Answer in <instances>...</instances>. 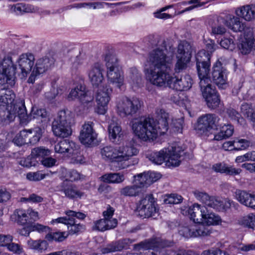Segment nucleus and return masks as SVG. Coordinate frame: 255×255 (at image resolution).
Returning a JSON list of instances; mask_svg holds the SVG:
<instances>
[{"label": "nucleus", "instance_id": "obj_48", "mask_svg": "<svg viewBox=\"0 0 255 255\" xmlns=\"http://www.w3.org/2000/svg\"><path fill=\"white\" fill-rule=\"evenodd\" d=\"M13 216L15 222L19 225H24L28 222V216L25 210L17 209L14 211Z\"/></svg>", "mask_w": 255, "mask_h": 255}, {"label": "nucleus", "instance_id": "obj_1", "mask_svg": "<svg viewBox=\"0 0 255 255\" xmlns=\"http://www.w3.org/2000/svg\"><path fill=\"white\" fill-rule=\"evenodd\" d=\"M156 113L158 118L157 121L152 118L142 117L131 122L133 132L143 141H153L168 129V114L161 109H157Z\"/></svg>", "mask_w": 255, "mask_h": 255}, {"label": "nucleus", "instance_id": "obj_36", "mask_svg": "<svg viewBox=\"0 0 255 255\" xmlns=\"http://www.w3.org/2000/svg\"><path fill=\"white\" fill-rule=\"evenodd\" d=\"M118 224L117 220H112V221L107 220L105 219H102L96 221L95 222L94 226L93 227L94 230L99 231H105L115 228Z\"/></svg>", "mask_w": 255, "mask_h": 255}, {"label": "nucleus", "instance_id": "obj_15", "mask_svg": "<svg viewBox=\"0 0 255 255\" xmlns=\"http://www.w3.org/2000/svg\"><path fill=\"white\" fill-rule=\"evenodd\" d=\"M104 72L103 65L100 62H95L90 66L88 71V75L94 88H100L103 86V83L105 80Z\"/></svg>", "mask_w": 255, "mask_h": 255}, {"label": "nucleus", "instance_id": "obj_18", "mask_svg": "<svg viewBox=\"0 0 255 255\" xmlns=\"http://www.w3.org/2000/svg\"><path fill=\"white\" fill-rule=\"evenodd\" d=\"M103 89L98 90L96 100L97 104L96 112L100 115H104L108 110V105L110 101V94L112 92L111 88L102 86Z\"/></svg>", "mask_w": 255, "mask_h": 255}, {"label": "nucleus", "instance_id": "obj_40", "mask_svg": "<svg viewBox=\"0 0 255 255\" xmlns=\"http://www.w3.org/2000/svg\"><path fill=\"white\" fill-rule=\"evenodd\" d=\"M27 243L29 249L41 253L46 250L48 247V243L45 240H33L30 239Z\"/></svg>", "mask_w": 255, "mask_h": 255}, {"label": "nucleus", "instance_id": "obj_62", "mask_svg": "<svg viewBox=\"0 0 255 255\" xmlns=\"http://www.w3.org/2000/svg\"><path fill=\"white\" fill-rule=\"evenodd\" d=\"M7 248L9 251L17 255H20L23 252V248L20 245L14 243H10Z\"/></svg>", "mask_w": 255, "mask_h": 255}, {"label": "nucleus", "instance_id": "obj_47", "mask_svg": "<svg viewBox=\"0 0 255 255\" xmlns=\"http://www.w3.org/2000/svg\"><path fill=\"white\" fill-rule=\"evenodd\" d=\"M51 154V151L47 148L43 146L37 147L31 150V155L35 159L38 158L41 159L45 158L46 156H49Z\"/></svg>", "mask_w": 255, "mask_h": 255}, {"label": "nucleus", "instance_id": "obj_41", "mask_svg": "<svg viewBox=\"0 0 255 255\" xmlns=\"http://www.w3.org/2000/svg\"><path fill=\"white\" fill-rule=\"evenodd\" d=\"M69 236L66 232H49L45 237V239L49 242H61L64 241Z\"/></svg>", "mask_w": 255, "mask_h": 255}, {"label": "nucleus", "instance_id": "obj_37", "mask_svg": "<svg viewBox=\"0 0 255 255\" xmlns=\"http://www.w3.org/2000/svg\"><path fill=\"white\" fill-rule=\"evenodd\" d=\"M100 178L105 183H120L124 181L125 176L120 173H110L103 175Z\"/></svg>", "mask_w": 255, "mask_h": 255}, {"label": "nucleus", "instance_id": "obj_45", "mask_svg": "<svg viewBox=\"0 0 255 255\" xmlns=\"http://www.w3.org/2000/svg\"><path fill=\"white\" fill-rule=\"evenodd\" d=\"M120 194L121 195L128 197H136L139 195L141 190L133 183L132 185L126 186L121 189Z\"/></svg>", "mask_w": 255, "mask_h": 255}, {"label": "nucleus", "instance_id": "obj_20", "mask_svg": "<svg viewBox=\"0 0 255 255\" xmlns=\"http://www.w3.org/2000/svg\"><path fill=\"white\" fill-rule=\"evenodd\" d=\"M212 79L219 88L225 89L227 85V70L221 62H217L213 67Z\"/></svg>", "mask_w": 255, "mask_h": 255}, {"label": "nucleus", "instance_id": "obj_26", "mask_svg": "<svg viewBox=\"0 0 255 255\" xmlns=\"http://www.w3.org/2000/svg\"><path fill=\"white\" fill-rule=\"evenodd\" d=\"M61 187V191L64 193L65 196L69 199H80L84 195V193L80 190L75 184H67L64 182L62 183Z\"/></svg>", "mask_w": 255, "mask_h": 255}, {"label": "nucleus", "instance_id": "obj_39", "mask_svg": "<svg viewBox=\"0 0 255 255\" xmlns=\"http://www.w3.org/2000/svg\"><path fill=\"white\" fill-rule=\"evenodd\" d=\"M109 137L112 142L118 141L123 135L121 127L117 123H113L109 126Z\"/></svg>", "mask_w": 255, "mask_h": 255}, {"label": "nucleus", "instance_id": "obj_57", "mask_svg": "<svg viewBox=\"0 0 255 255\" xmlns=\"http://www.w3.org/2000/svg\"><path fill=\"white\" fill-rule=\"evenodd\" d=\"M195 197L199 201L201 202L203 204L207 206L211 197L207 193L196 190L193 192Z\"/></svg>", "mask_w": 255, "mask_h": 255}, {"label": "nucleus", "instance_id": "obj_28", "mask_svg": "<svg viewBox=\"0 0 255 255\" xmlns=\"http://www.w3.org/2000/svg\"><path fill=\"white\" fill-rule=\"evenodd\" d=\"M212 169L216 172L224 173L227 175L235 176L239 175L242 172L240 168H236L225 162H219L213 165Z\"/></svg>", "mask_w": 255, "mask_h": 255}, {"label": "nucleus", "instance_id": "obj_16", "mask_svg": "<svg viewBox=\"0 0 255 255\" xmlns=\"http://www.w3.org/2000/svg\"><path fill=\"white\" fill-rule=\"evenodd\" d=\"M35 57L29 52L22 53L19 55L16 60L19 70L21 78H24L30 73L34 66Z\"/></svg>", "mask_w": 255, "mask_h": 255}, {"label": "nucleus", "instance_id": "obj_13", "mask_svg": "<svg viewBox=\"0 0 255 255\" xmlns=\"http://www.w3.org/2000/svg\"><path fill=\"white\" fill-rule=\"evenodd\" d=\"M156 201L153 195H146L139 201L137 206V211L139 215L143 218H155L158 213V209L156 207Z\"/></svg>", "mask_w": 255, "mask_h": 255}, {"label": "nucleus", "instance_id": "obj_10", "mask_svg": "<svg viewBox=\"0 0 255 255\" xmlns=\"http://www.w3.org/2000/svg\"><path fill=\"white\" fill-rule=\"evenodd\" d=\"M192 55V47L186 41L179 43L176 55L177 61L174 66L175 73H178L185 70L189 63Z\"/></svg>", "mask_w": 255, "mask_h": 255}, {"label": "nucleus", "instance_id": "obj_27", "mask_svg": "<svg viewBox=\"0 0 255 255\" xmlns=\"http://www.w3.org/2000/svg\"><path fill=\"white\" fill-rule=\"evenodd\" d=\"M179 147L171 146L168 150H165L166 161L168 166H177L180 163L181 153Z\"/></svg>", "mask_w": 255, "mask_h": 255}, {"label": "nucleus", "instance_id": "obj_56", "mask_svg": "<svg viewBox=\"0 0 255 255\" xmlns=\"http://www.w3.org/2000/svg\"><path fill=\"white\" fill-rule=\"evenodd\" d=\"M178 232L181 236L186 238L194 237L193 224L189 226L180 227Z\"/></svg>", "mask_w": 255, "mask_h": 255}, {"label": "nucleus", "instance_id": "obj_14", "mask_svg": "<svg viewBox=\"0 0 255 255\" xmlns=\"http://www.w3.org/2000/svg\"><path fill=\"white\" fill-rule=\"evenodd\" d=\"M68 98L69 100L78 99L84 106H92L93 104V94L86 90L85 86L80 85L72 89L70 92Z\"/></svg>", "mask_w": 255, "mask_h": 255}, {"label": "nucleus", "instance_id": "obj_52", "mask_svg": "<svg viewBox=\"0 0 255 255\" xmlns=\"http://www.w3.org/2000/svg\"><path fill=\"white\" fill-rule=\"evenodd\" d=\"M129 83L134 86H138L141 83V76L136 68L132 67L129 69Z\"/></svg>", "mask_w": 255, "mask_h": 255}, {"label": "nucleus", "instance_id": "obj_9", "mask_svg": "<svg viewBox=\"0 0 255 255\" xmlns=\"http://www.w3.org/2000/svg\"><path fill=\"white\" fill-rule=\"evenodd\" d=\"M16 74L20 76L19 71L12 58L9 56L5 57L0 65V84L3 85L6 83L11 86L14 85Z\"/></svg>", "mask_w": 255, "mask_h": 255}, {"label": "nucleus", "instance_id": "obj_63", "mask_svg": "<svg viewBox=\"0 0 255 255\" xmlns=\"http://www.w3.org/2000/svg\"><path fill=\"white\" fill-rule=\"evenodd\" d=\"M236 145V150H243L249 147L250 142L245 139H240L235 140Z\"/></svg>", "mask_w": 255, "mask_h": 255}, {"label": "nucleus", "instance_id": "obj_4", "mask_svg": "<svg viewBox=\"0 0 255 255\" xmlns=\"http://www.w3.org/2000/svg\"><path fill=\"white\" fill-rule=\"evenodd\" d=\"M175 244L172 240L152 237L139 243L138 246L143 250H152L153 251L151 254L153 255H198L193 251L184 249L170 250L164 252L165 248L172 247Z\"/></svg>", "mask_w": 255, "mask_h": 255}, {"label": "nucleus", "instance_id": "obj_5", "mask_svg": "<svg viewBox=\"0 0 255 255\" xmlns=\"http://www.w3.org/2000/svg\"><path fill=\"white\" fill-rule=\"evenodd\" d=\"M107 68L108 82L120 89L124 84V73L120 68L119 60L116 55L110 52L103 55Z\"/></svg>", "mask_w": 255, "mask_h": 255}, {"label": "nucleus", "instance_id": "obj_17", "mask_svg": "<svg viewBox=\"0 0 255 255\" xmlns=\"http://www.w3.org/2000/svg\"><path fill=\"white\" fill-rule=\"evenodd\" d=\"M200 89L207 107L211 110L218 108L220 104V96L211 84L204 87H200Z\"/></svg>", "mask_w": 255, "mask_h": 255}, {"label": "nucleus", "instance_id": "obj_19", "mask_svg": "<svg viewBox=\"0 0 255 255\" xmlns=\"http://www.w3.org/2000/svg\"><path fill=\"white\" fill-rule=\"evenodd\" d=\"M32 132L33 130L31 129L20 131L13 138V143L19 146L28 143L34 144L37 143L41 136L39 133L35 132L32 134Z\"/></svg>", "mask_w": 255, "mask_h": 255}, {"label": "nucleus", "instance_id": "obj_59", "mask_svg": "<svg viewBox=\"0 0 255 255\" xmlns=\"http://www.w3.org/2000/svg\"><path fill=\"white\" fill-rule=\"evenodd\" d=\"M46 177V174H42L41 171L30 172L27 173L26 178L32 181H37L43 179Z\"/></svg>", "mask_w": 255, "mask_h": 255}, {"label": "nucleus", "instance_id": "obj_38", "mask_svg": "<svg viewBox=\"0 0 255 255\" xmlns=\"http://www.w3.org/2000/svg\"><path fill=\"white\" fill-rule=\"evenodd\" d=\"M254 43L252 36L244 37L238 45L239 49L243 54H247L250 52Z\"/></svg>", "mask_w": 255, "mask_h": 255}, {"label": "nucleus", "instance_id": "obj_8", "mask_svg": "<svg viewBox=\"0 0 255 255\" xmlns=\"http://www.w3.org/2000/svg\"><path fill=\"white\" fill-rule=\"evenodd\" d=\"M220 118L214 114H206L200 116L195 127L197 133L201 135L209 136L212 130H217L219 127Z\"/></svg>", "mask_w": 255, "mask_h": 255}, {"label": "nucleus", "instance_id": "obj_58", "mask_svg": "<svg viewBox=\"0 0 255 255\" xmlns=\"http://www.w3.org/2000/svg\"><path fill=\"white\" fill-rule=\"evenodd\" d=\"M183 198L181 195L176 194L167 195L164 199L165 204H177L182 202Z\"/></svg>", "mask_w": 255, "mask_h": 255}, {"label": "nucleus", "instance_id": "obj_24", "mask_svg": "<svg viewBox=\"0 0 255 255\" xmlns=\"http://www.w3.org/2000/svg\"><path fill=\"white\" fill-rule=\"evenodd\" d=\"M206 212H208L207 208L198 203L193 204L188 210L190 218L194 224L202 221Z\"/></svg>", "mask_w": 255, "mask_h": 255}, {"label": "nucleus", "instance_id": "obj_50", "mask_svg": "<svg viewBox=\"0 0 255 255\" xmlns=\"http://www.w3.org/2000/svg\"><path fill=\"white\" fill-rule=\"evenodd\" d=\"M47 113L45 109H39L36 107H32L31 110V116L32 119L45 121L47 119Z\"/></svg>", "mask_w": 255, "mask_h": 255}, {"label": "nucleus", "instance_id": "obj_46", "mask_svg": "<svg viewBox=\"0 0 255 255\" xmlns=\"http://www.w3.org/2000/svg\"><path fill=\"white\" fill-rule=\"evenodd\" d=\"M133 183L139 190L144 187L150 185L147 177V173H140L134 176Z\"/></svg>", "mask_w": 255, "mask_h": 255}, {"label": "nucleus", "instance_id": "obj_25", "mask_svg": "<svg viewBox=\"0 0 255 255\" xmlns=\"http://www.w3.org/2000/svg\"><path fill=\"white\" fill-rule=\"evenodd\" d=\"M55 62L54 59L52 57L45 56L38 59L32 71L33 75H39L44 73L51 68Z\"/></svg>", "mask_w": 255, "mask_h": 255}, {"label": "nucleus", "instance_id": "obj_49", "mask_svg": "<svg viewBox=\"0 0 255 255\" xmlns=\"http://www.w3.org/2000/svg\"><path fill=\"white\" fill-rule=\"evenodd\" d=\"M15 104H13L10 109H8V107L6 108V110L3 112L4 115L1 116L0 114V117H1V121H3L5 123H9L10 122L14 120L16 116L17 115V110L15 111L14 106Z\"/></svg>", "mask_w": 255, "mask_h": 255}, {"label": "nucleus", "instance_id": "obj_34", "mask_svg": "<svg viewBox=\"0 0 255 255\" xmlns=\"http://www.w3.org/2000/svg\"><path fill=\"white\" fill-rule=\"evenodd\" d=\"M128 244L126 240H119L118 242H113L100 249L102 254H107L110 253L119 252L126 249Z\"/></svg>", "mask_w": 255, "mask_h": 255}, {"label": "nucleus", "instance_id": "obj_30", "mask_svg": "<svg viewBox=\"0 0 255 255\" xmlns=\"http://www.w3.org/2000/svg\"><path fill=\"white\" fill-rule=\"evenodd\" d=\"M236 14L246 21H250L255 18V4H247L239 7Z\"/></svg>", "mask_w": 255, "mask_h": 255}, {"label": "nucleus", "instance_id": "obj_43", "mask_svg": "<svg viewBox=\"0 0 255 255\" xmlns=\"http://www.w3.org/2000/svg\"><path fill=\"white\" fill-rule=\"evenodd\" d=\"M147 157L152 163L160 165L166 161L165 151L161 150L158 152H153L148 154Z\"/></svg>", "mask_w": 255, "mask_h": 255}, {"label": "nucleus", "instance_id": "obj_42", "mask_svg": "<svg viewBox=\"0 0 255 255\" xmlns=\"http://www.w3.org/2000/svg\"><path fill=\"white\" fill-rule=\"evenodd\" d=\"M67 229L68 231L66 232L69 234V235H78L85 231V226L80 223L76 224L75 220L73 218H71L67 225Z\"/></svg>", "mask_w": 255, "mask_h": 255}, {"label": "nucleus", "instance_id": "obj_32", "mask_svg": "<svg viewBox=\"0 0 255 255\" xmlns=\"http://www.w3.org/2000/svg\"><path fill=\"white\" fill-rule=\"evenodd\" d=\"M232 203L233 202L230 200L223 201L217 197L211 196L207 206L219 211H223L230 208Z\"/></svg>", "mask_w": 255, "mask_h": 255}, {"label": "nucleus", "instance_id": "obj_61", "mask_svg": "<svg viewBox=\"0 0 255 255\" xmlns=\"http://www.w3.org/2000/svg\"><path fill=\"white\" fill-rule=\"evenodd\" d=\"M19 163L23 167H30L35 165V159L33 156H29L20 160Z\"/></svg>", "mask_w": 255, "mask_h": 255}, {"label": "nucleus", "instance_id": "obj_6", "mask_svg": "<svg viewBox=\"0 0 255 255\" xmlns=\"http://www.w3.org/2000/svg\"><path fill=\"white\" fill-rule=\"evenodd\" d=\"M72 117L68 112L61 111L52 124V129L55 136L65 138L72 134L71 122Z\"/></svg>", "mask_w": 255, "mask_h": 255}, {"label": "nucleus", "instance_id": "obj_35", "mask_svg": "<svg viewBox=\"0 0 255 255\" xmlns=\"http://www.w3.org/2000/svg\"><path fill=\"white\" fill-rule=\"evenodd\" d=\"M193 230L195 237H205L212 233L211 227L206 225L203 221L193 224Z\"/></svg>", "mask_w": 255, "mask_h": 255}, {"label": "nucleus", "instance_id": "obj_55", "mask_svg": "<svg viewBox=\"0 0 255 255\" xmlns=\"http://www.w3.org/2000/svg\"><path fill=\"white\" fill-rule=\"evenodd\" d=\"M66 180L75 181L81 179V174L77 171L71 169L67 170L65 169L62 171Z\"/></svg>", "mask_w": 255, "mask_h": 255}, {"label": "nucleus", "instance_id": "obj_22", "mask_svg": "<svg viewBox=\"0 0 255 255\" xmlns=\"http://www.w3.org/2000/svg\"><path fill=\"white\" fill-rule=\"evenodd\" d=\"M55 152L61 154H76L78 152V145L74 142L68 139L62 140L55 144L54 146Z\"/></svg>", "mask_w": 255, "mask_h": 255}, {"label": "nucleus", "instance_id": "obj_33", "mask_svg": "<svg viewBox=\"0 0 255 255\" xmlns=\"http://www.w3.org/2000/svg\"><path fill=\"white\" fill-rule=\"evenodd\" d=\"M226 25L234 32H242L245 30L246 25L238 17L230 15L225 22Z\"/></svg>", "mask_w": 255, "mask_h": 255}, {"label": "nucleus", "instance_id": "obj_29", "mask_svg": "<svg viewBox=\"0 0 255 255\" xmlns=\"http://www.w3.org/2000/svg\"><path fill=\"white\" fill-rule=\"evenodd\" d=\"M14 107L15 111L17 110V116L21 124L27 125L32 120L31 113L29 115L26 113L25 103L23 100H20L17 102Z\"/></svg>", "mask_w": 255, "mask_h": 255}, {"label": "nucleus", "instance_id": "obj_31", "mask_svg": "<svg viewBox=\"0 0 255 255\" xmlns=\"http://www.w3.org/2000/svg\"><path fill=\"white\" fill-rule=\"evenodd\" d=\"M15 96L13 92L8 88L0 90V106L10 107L13 106Z\"/></svg>", "mask_w": 255, "mask_h": 255}, {"label": "nucleus", "instance_id": "obj_7", "mask_svg": "<svg viewBox=\"0 0 255 255\" xmlns=\"http://www.w3.org/2000/svg\"><path fill=\"white\" fill-rule=\"evenodd\" d=\"M210 58V54L206 53L205 50L199 51L196 55V68L200 79V87H204L211 84L209 76L211 66Z\"/></svg>", "mask_w": 255, "mask_h": 255}, {"label": "nucleus", "instance_id": "obj_44", "mask_svg": "<svg viewBox=\"0 0 255 255\" xmlns=\"http://www.w3.org/2000/svg\"><path fill=\"white\" fill-rule=\"evenodd\" d=\"M202 221L210 227L219 225L221 223L222 220L220 217L215 213L206 212Z\"/></svg>", "mask_w": 255, "mask_h": 255}, {"label": "nucleus", "instance_id": "obj_51", "mask_svg": "<svg viewBox=\"0 0 255 255\" xmlns=\"http://www.w3.org/2000/svg\"><path fill=\"white\" fill-rule=\"evenodd\" d=\"M241 110L242 114L246 117L249 118L253 121L254 126L255 124V117H254V110L252 106L247 103H244L241 107Z\"/></svg>", "mask_w": 255, "mask_h": 255}, {"label": "nucleus", "instance_id": "obj_54", "mask_svg": "<svg viewBox=\"0 0 255 255\" xmlns=\"http://www.w3.org/2000/svg\"><path fill=\"white\" fill-rule=\"evenodd\" d=\"M240 224L245 227L255 230V213L250 214L243 217Z\"/></svg>", "mask_w": 255, "mask_h": 255}, {"label": "nucleus", "instance_id": "obj_3", "mask_svg": "<svg viewBox=\"0 0 255 255\" xmlns=\"http://www.w3.org/2000/svg\"><path fill=\"white\" fill-rule=\"evenodd\" d=\"M138 153V149L129 143L118 148L106 146L101 150L103 159L106 161L114 163L119 169L128 167V164L126 162L132 156L137 155Z\"/></svg>", "mask_w": 255, "mask_h": 255}, {"label": "nucleus", "instance_id": "obj_2", "mask_svg": "<svg viewBox=\"0 0 255 255\" xmlns=\"http://www.w3.org/2000/svg\"><path fill=\"white\" fill-rule=\"evenodd\" d=\"M173 56L167 55L166 49L156 48L149 54L148 61L154 67L145 70L146 79L154 85L164 83L163 78L168 76L172 68Z\"/></svg>", "mask_w": 255, "mask_h": 255}, {"label": "nucleus", "instance_id": "obj_11", "mask_svg": "<svg viewBox=\"0 0 255 255\" xmlns=\"http://www.w3.org/2000/svg\"><path fill=\"white\" fill-rule=\"evenodd\" d=\"M142 105V102L138 98L125 97L118 102L117 111L122 117L132 116L140 110Z\"/></svg>", "mask_w": 255, "mask_h": 255}, {"label": "nucleus", "instance_id": "obj_23", "mask_svg": "<svg viewBox=\"0 0 255 255\" xmlns=\"http://www.w3.org/2000/svg\"><path fill=\"white\" fill-rule=\"evenodd\" d=\"M235 196L237 200L241 204L255 209V194L240 189L236 190Z\"/></svg>", "mask_w": 255, "mask_h": 255}, {"label": "nucleus", "instance_id": "obj_21", "mask_svg": "<svg viewBox=\"0 0 255 255\" xmlns=\"http://www.w3.org/2000/svg\"><path fill=\"white\" fill-rule=\"evenodd\" d=\"M94 123L88 122L83 126L80 132L81 142L86 145H91L97 138V133L93 129Z\"/></svg>", "mask_w": 255, "mask_h": 255}, {"label": "nucleus", "instance_id": "obj_12", "mask_svg": "<svg viewBox=\"0 0 255 255\" xmlns=\"http://www.w3.org/2000/svg\"><path fill=\"white\" fill-rule=\"evenodd\" d=\"M164 83L161 85L157 86H165L166 85L171 89L179 91H187L189 90L192 85L193 80L191 76L186 74L183 76H175L173 77L168 73V76L163 78Z\"/></svg>", "mask_w": 255, "mask_h": 255}, {"label": "nucleus", "instance_id": "obj_64", "mask_svg": "<svg viewBox=\"0 0 255 255\" xmlns=\"http://www.w3.org/2000/svg\"><path fill=\"white\" fill-rule=\"evenodd\" d=\"M221 130L226 138L231 136L234 132V128L231 125H225L221 127Z\"/></svg>", "mask_w": 255, "mask_h": 255}, {"label": "nucleus", "instance_id": "obj_53", "mask_svg": "<svg viewBox=\"0 0 255 255\" xmlns=\"http://www.w3.org/2000/svg\"><path fill=\"white\" fill-rule=\"evenodd\" d=\"M109 4L108 3L106 2H81L78 3H74L72 7L81 8H88L93 9L100 8L103 7V4Z\"/></svg>", "mask_w": 255, "mask_h": 255}, {"label": "nucleus", "instance_id": "obj_60", "mask_svg": "<svg viewBox=\"0 0 255 255\" xmlns=\"http://www.w3.org/2000/svg\"><path fill=\"white\" fill-rule=\"evenodd\" d=\"M221 46L225 49L233 50L235 47V44L232 38H224L220 42Z\"/></svg>", "mask_w": 255, "mask_h": 255}]
</instances>
